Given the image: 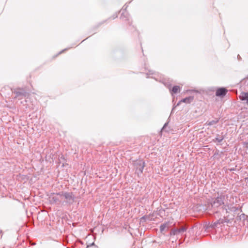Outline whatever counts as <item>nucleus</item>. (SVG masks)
<instances>
[{
    "instance_id": "1",
    "label": "nucleus",
    "mask_w": 248,
    "mask_h": 248,
    "mask_svg": "<svg viewBox=\"0 0 248 248\" xmlns=\"http://www.w3.org/2000/svg\"><path fill=\"white\" fill-rule=\"evenodd\" d=\"M62 198V205H70L72 204L75 200V196L73 192L61 191Z\"/></svg>"
},
{
    "instance_id": "2",
    "label": "nucleus",
    "mask_w": 248,
    "mask_h": 248,
    "mask_svg": "<svg viewBox=\"0 0 248 248\" xmlns=\"http://www.w3.org/2000/svg\"><path fill=\"white\" fill-rule=\"evenodd\" d=\"M228 196L225 193H221L219 196L215 198L211 203L212 207L217 208L222 205L224 204L226 199H227Z\"/></svg>"
},
{
    "instance_id": "3",
    "label": "nucleus",
    "mask_w": 248,
    "mask_h": 248,
    "mask_svg": "<svg viewBox=\"0 0 248 248\" xmlns=\"http://www.w3.org/2000/svg\"><path fill=\"white\" fill-rule=\"evenodd\" d=\"M48 200L51 204L62 205L61 192L51 193L48 196Z\"/></svg>"
},
{
    "instance_id": "4",
    "label": "nucleus",
    "mask_w": 248,
    "mask_h": 248,
    "mask_svg": "<svg viewBox=\"0 0 248 248\" xmlns=\"http://www.w3.org/2000/svg\"><path fill=\"white\" fill-rule=\"evenodd\" d=\"M13 93L16 94L15 98H18L19 99H22L27 95V92L23 89L18 88L15 89Z\"/></svg>"
},
{
    "instance_id": "5",
    "label": "nucleus",
    "mask_w": 248,
    "mask_h": 248,
    "mask_svg": "<svg viewBox=\"0 0 248 248\" xmlns=\"http://www.w3.org/2000/svg\"><path fill=\"white\" fill-rule=\"evenodd\" d=\"M144 166V162L142 160H137L134 163V167L136 169L137 173H138V171L140 173H142Z\"/></svg>"
},
{
    "instance_id": "6",
    "label": "nucleus",
    "mask_w": 248,
    "mask_h": 248,
    "mask_svg": "<svg viewBox=\"0 0 248 248\" xmlns=\"http://www.w3.org/2000/svg\"><path fill=\"white\" fill-rule=\"evenodd\" d=\"M223 209L226 210V212H235L238 210V208L234 206L232 204L226 203L223 206Z\"/></svg>"
},
{
    "instance_id": "7",
    "label": "nucleus",
    "mask_w": 248,
    "mask_h": 248,
    "mask_svg": "<svg viewBox=\"0 0 248 248\" xmlns=\"http://www.w3.org/2000/svg\"><path fill=\"white\" fill-rule=\"evenodd\" d=\"M186 230V229L185 227H182L180 229H172L170 232V235H178L179 234H183L184 232H185Z\"/></svg>"
},
{
    "instance_id": "8",
    "label": "nucleus",
    "mask_w": 248,
    "mask_h": 248,
    "mask_svg": "<svg viewBox=\"0 0 248 248\" xmlns=\"http://www.w3.org/2000/svg\"><path fill=\"white\" fill-rule=\"evenodd\" d=\"M227 90L224 88H220L218 89L216 92V95L217 96H223L226 95Z\"/></svg>"
},
{
    "instance_id": "9",
    "label": "nucleus",
    "mask_w": 248,
    "mask_h": 248,
    "mask_svg": "<svg viewBox=\"0 0 248 248\" xmlns=\"http://www.w3.org/2000/svg\"><path fill=\"white\" fill-rule=\"evenodd\" d=\"M239 98L248 105V92H242L239 95Z\"/></svg>"
},
{
    "instance_id": "10",
    "label": "nucleus",
    "mask_w": 248,
    "mask_h": 248,
    "mask_svg": "<svg viewBox=\"0 0 248 248\" xmlns=\"http://www.w3.org/2000/svg\"><path fill=\"white\" fill-rule=\"evenodd\" d=\"M170 227V223L169 222H165L161 224L160 227V230L161 232L164 233V232H165L167 230H168Z\"/></svg>"
},
{
    "instance_id": "11",
    "label": "nucleus",
    "mask_w": 248,
    "mask_h": 248,
    "mask_svg": "<svg viewBox=\"0 0 248 248\" xmlns=\"http://www.w3.org/2000/svg\"><path fill=\"white\" fill-rule=\"evenodd\" d=\"M170 90L172 94L177 93L180 92L181 89L179 86H174L171 90L170 89Z\"/></svg>"
},
{
    "instance_id": "12",
    "label": "nucleus",
    "mask_w": 248,
    "mask_h": 248,
    "mask_svg": "<svg viewBox=\"0 0 248 248\" xmlns=\"http://www.w3.org/2000/svg\"><path fill=\"white\" fill-rule=\"evenodd\" d=\"M193 100V96H188L187 97H186L185 98L183 99L180 101V102H184L186 103H191L192 100Z\"/></svg>"
},
{
    "instance_id": "13",
    "label": "nucleus",
    "mask_w": 248,
    "mask_h": 248,
    "mask_svg": "<svg viewBox=\"0 0 248 248\" xmlns=\"http://www.w3.org/2000/svg\"><path fill=\"white\" fill-rule=\"evenodd\" d=\"M218 121L219 120L217 118H216L212 121L206 122V123H205V125L209 126L212 125L217 124L218 122Z\"/></svg>"
},
{
    "instance_id": "14",
    "label": "nucleus",
    "mask_w": 248,
    "mask_h": 248,
    "mask_svg": "<svg viewBox=\"0 0 248 248\" xmlns=\"http://www.w3.org/2000/svg\"><path fill=\"white\" fill-rule=\"evenodd\" d=\"M224 139V137L223 136H219L218 137H217L214 140V141H216L218 142H221Z\"/></svg>"
},
{
    "instance_id": "15",
    "label": "nucleus",
    "mask_w": 248,
    "mask_h": 248,
    "mask_svg": "<svg viewBox=\"0 0 248 248\" xmlns=\"http://www.w3.org/2000/svg\"><path fill=\"white\" fill-rule=\"evenodd\" d=\"M92 246H95L94 248H98L97 246H95V244L94 243H93L90 245H87L86 248H89V247H90Z\"/></svg>"
},
{
    "instance_id": "16",
    "label": "nucleus",
    "mask_w": 248,
    "mask_h": 248,
    "mask_svg": "<svg viewBox=\"0 0 248 248\" xmlns=\"http://www.w3.org/2000/svg\"><path fill=\"white\" fill-rule=\"evenodd\" d=\"M244 146L246 148L248 149V142L244 143Z\"/></svg>"
},
{
    "instance_id": "17",
    "label": "nucleus",
    "mask_w": 248,
    "mask_h": 248,
    "mask_svg": "<svg viewBox=\"0 0 248 248\" xmlns=\"http://www.w3.org/2000/svg\"><path fill=\"white\" fill-rule=\"evenodd\" d=\"M167 124H167V123H166V124L164 125V126H163V128H162V130H163V129L165 128V127L167 125Z\"/></svg>"
},
{
    "instance_id": "18",
    "label": "nucleus",
    "mask_w": 248,
    "mask_h": 248,
    "mask_svg": "<svg viewBox=\"0 0 248 248\" xmlns=\"http://www.w3.org/2000/svg\"><path fill=\"white\" fill-rule=\"evenodd\" d=\"M237 57H238V59L239 60H240V59H241V57H240V56L239 55H238Z\"/></svg>"
}]
</instances>
